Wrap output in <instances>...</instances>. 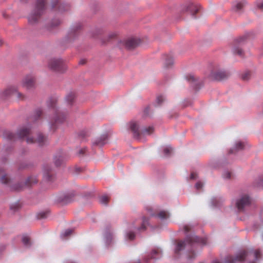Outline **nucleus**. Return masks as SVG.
<instances>
[{
    "label": "nucleus",
    "instance_id": "obj_37",
    "mask_svg": "<svg viewBox=\"0 0 263 263\" xmlns=\"http://www.w3.org/2000/svg\"><path fill=\"white\" fill-rule=\"evenodd\" d=\"M202 186H203V184L200 182H197L195 185L196 188L197 189H201L202 187Z\"/></svg>",
    "mask_w": 263,
    "mask_h": 263
},
{
    "label": "nucleus",
    "instance_id": "obj_23",
    "mask_svg": "<svg viewBox=\"0 0 263 263\" xmlns=\"http://www.w3.org/2000/svg\"><path fill=\"white\" fill-rule=\"evenodd\" d=\"M185 246V242L184 241H180L178 242L177 248L176 251H179L184 248Z\"/></svg>",
    "mask_w": 263,
    "mask_h": 263
},
{
    "label": "nucleus",
    "instance_id": "obj_6",
    "mask_svg": "<svg viewBox=\"0 0 263 263\" xmlns=\"http://www.w3.org/2000/svg\"><path fill=\"white\" fill-rule=\"evenodd\" d=\"M22 86L27 90H30L35 87V78L32 76H26L22 82Z\"/></svg>",
    "mask_w": 263,
    "mask_h": 263
},
{
    "label": "nucleus",
    "instance_id": "obj_22",
    "mask_svg": "<svg viewBox=\"0 0 263 263\" xmlns=\"http://www.w3.org/2000/svg\"><path fill=\"white\" fill-rule=\"evenodd\" d=\"M173 64L174 61L172 58H171L166 61L164 64V66L167 68L171 67L173 65Z\"/></svg>",
    "mask_w": 263,
    "mask_h": 263
},
{
    "label": "nucleus",
    "instance_id": "obj_32",
    "mask_svg": "<svg viewBox=\"0 0 263 263\" xmlns=\"http://www.w3.org/2000/svg\"><path fill=\"white\" fill-rule=\"evenodd\" d=\"M164 100V98L162 96H159L157 99V101L158 104H160L161 102H162Z\"/></svg>",
    "mask_w": 263,
    "mask_h": 263
},
{
    "label": "nucleus",
    "instance_id": "obj_3",
    "mask_svg": "<svg viewBox=\"0 0 263 263\" xmlns=\"http://www.w3.org/2000/svg\"><path fill=\"white\" fill-rule=\"evenodd\" d=\"M20 134L22 137L27 136L26 141L28 143H37L39 144H42L46 140V138L40 134L35 137L29 135V130L26 128L21 129L20 132Z\"/></svg>",
    "mask_w": 263,
    "mask_h": 263
},
{
    "label": "nucleus",
    "instance_id": "obj_12",
    "mask_svg": "<svg viewBox=\"0 0 263 263\" xmlns=\"http://www.w3.org/2000/svg\"><path fill=\"white\" fill-rule=\"evenodd\" d=\"M129 128L132 130L133 133L138 135L139 133V124L136 121H131L128 123Z\"/></svg>",
    "mask_w": 263,
    "mask_h": 263
},
{
    "label": "nucleus",
    "instance_id": "obj_13",
    "mask_svg": "<svg viewBox=\"0 0 263 263\" xmlns=\"http://www.w3.org/2000/svg\"><path fill=\"white\" fill-rule=\"evenodd\" d=\"M247 3V2L244 0L239 2L233 6L232 10L234 11H240Z\"/></svg>",
    "mask_w": 263,
    "mask_h": 263
},
{
    "label": "nucleus",
    "instance_id": "obj_21",
    "mask_svg": "<svg viewBox=\"0 0 263 263\" xmlns=\"http://www.w3.org/2000/svg\"><path fill=\"white\" fill-rule=\"evenodd\" d=\"M256 7L257 9L261 11H263V1H260L258 0L256 2Z\"/></svg>",
    "mask_w": 263,
    "mask_h": 263
},
{
    "label": "nucleus",
    "instance_id": "obj_1",
    "mask_svg": "<svg viewBox=\"0 0 263 263\" xmlns=\"http://www.w3.org/2000/svg\"><path fill=\"white\" fill-rule=\"evenodd\" d=\"M181 11L183 14L193 16L203 14V9L201 5L191 1L185 2L181 6Z\"/></svg>",
    "mask_w": 263,
    "mask_h": 263
},
{
    "label": "nucleus",
    "instance_id": "obj_11",
    "mask_svg": "<svg viewBox=\"0 0 263 263\" xmlns=\"http://www.w3.org/2000/svg\"><path fill=\"white\" fill-rule=\"evenodd\" d=\"M66 156L64 153L57 154L54 157V162L57 166L60 165L66 160Z\"/></svg>",
    "mask_w": 263,
    "mask_h": 263
},
{
    "label": "nucleus",
    "instance_id": "obj_25",
    "mask_svg": "<svg viewBox=\"0 0 263 263\" xmlns=\"http://www.w3.org/2000/svg\"><path fill=\"white\" fill-rule=\"evenodd\" d=\"M108 201V197L106 196H103L100 197V201L101 203L106 204Z\"/></svg>",
    "mask_w": 263,
    "mask_h": 263
},
{
    "label": "nucleus",
    "instance_id": "obj_10",
    "mask_svg": "<svg viewBox=\"0 0 263 263\" xmlns=\"http://www.w3.org/2000/svg\"><path fill=\"white\" fill-rule=\"evenodd\" d=\"M46 6L45 0H37L35 6V16L42 14L43 11L45 9Z\"/></svg>",
    "mask_w": 263,
    "mask_h": 263
},
{
    "label": "nucleus",
    "instance_id": "obj_45",
    "mask_svg": "<svg viewBox=\"0 0 263 263\" xmlns=\"http://www.w3.org/2000/svg\"><path fill=\"white\" fill-rule=\"evenodd\" d=\"M185 229H186V230L187 231V230L186 229V227H185Z\"/></svg>",
    "mask_w": 263,
    "mask_h": 263
},
{
    "label": "nucleus",
    "instance_id": "obj_36",
    "mask_svg": "<svg viewBox=\"0 0 263 263\" xmlns=\"http://www.w3.org/2000/svg\"><path fill=\"white\" fill-rule=\"evenodd\" d=\"M172 151V149L171 147H165L164 149V152L165 153V154L166 155L168 154L169 153L171 152V151Z\"/></svg>",
    "mask_w": 263,
    "mask_h": 263
},
{
    "label": "nucleus",
    "instance_id": "obj_42",
    "mask_svg": "<svg viewBox=\"0 0 263 263\" xmlns=\"http://www.w3.org/2000/svg\"><path fill=\"white\" fill-rule=\"evenodd\" d=\"M141 229H145V227H144V226H142V227H141Z\"/></svg>",
    "mask_w": 263,
    "mask_h": 263
},
{
    "label": "nucleus",
    "instance_id": "obj_38",
    "mask_svg": "<svg viewBox=\"0 0 263 263\" xmlns=\"http://www.w3.org/2000/svg\"><path fill=\"white\" fill-rule=\"evenodd\" d=\"M249 74L247 73L242 75V79L243 80H247L249 77Z\"/></svg>",
    "mask_w": 263,
    "mask_h": 263
},
{
    "label": "nucleus",
    "instance_id": "obj_43",
    "mask_svg": "<svg viewBox=\"0 0 263 263\" xmlns=\"http://www.w3.org/2000/svg\"><path fill=\"white\" fill-rule=\"evenodd\" d=\"M213 263H219V262L217 261H214Z\"/></svg>",
    "mask_w": 263,
    "mask_h": 263
},
{
    "label": "nucleus",
    "instance_id": "obj_34",
    "mask_svg": "<svg viewBox=\"0 0 263 263\" xmlns=\"http://www.w3.org/2000/svg\"><path fill=\"white\" fill-rule=\"evenodd\" d=\"M111 238V237L110 234H108L106 236L105 239H106V241L107 243H109L110 242Z\"/></svg>",
    "mask_w": 263,
    "mask_h": 263
},
{
    "label": "nucleus",
    "instance_id": "obj_26",
    "mask_svg": "<svg viewBox=\"0 0 263 263\" xmlns=\"http://www.w3.org/2000/svg\"><path fill=\"white\" fill-rule=\"evenodd\" d=\"M36 182V180L33 178H29L26 181V183L28 185H31L32 183H35Z\"/></svg>",
    "mask_w": 263,
    "mask_h": 263
},
{
    "label": "nucleus",
    "instance_id": "obj_24",
    "mask_svg": "<svg viewBox=\"0 0 263 263\" xmlns=\"http://www.w3.org/2000/svg\"><path fill=\"white\" fill-rule=\"evenodd\" d=\"M232 176V173L229 171H226L223 174V177L224 178L227 179H229L231 178V177Z\"/></svg>",
    "mask_w": 263,
    "mask_h": 263
},
{
    "label": "nucleus",
    "instance_id": "obj_7",
    "mask_svg": "<svg viewBox=\"0 0 263 263\" xmlns=\"http://www.w3.org/2000/svg\"><path fill=\"white\" fill-rule=\"evenodd\" d=\"M142 43V40L140 37H133L127 39L125 42V46L127 49H132L141 45Z\"/></svg>",
    "mask_w": 263,
    "mask_h": 263
},
{
    "label": "nucleus",
    "instance_id": "obj_2",
    "mask_svg": "<svg viewBox=\"0 0 263 263\" xmlns=\"http://www.w3.org/2000/svg\"><path fill=\"white\" fill-rule=\"evenodd\" d=\"M229 76V72L219 65L213 66L207 73V77L210 80L214 81H223L227 79Z\"/></svg>",
    "mask_w": 263,
    "mask_h": 263
},
{
    "label": "nucleus",
    "instance_id": "obj_40",
    "mask_svg": "<svg viewBox=\"0 0 263 263\" xmlns=\"http://www.w3.org/2000/svg\"><path fill=\"white\" fill-rule=\"evenodd\" d=\"M56 122H62V121L60 120V119H57L56 120Z\"/></svg>",
    "mask_w": 263,
    "mask_h": 263
},
{
    "label": "nucleus",
    "instance_id": "obj_20",
    "mask_svg": "<svg viewBox=\"0 0 263 263\" xmlns=\"http://www.w3.org/2000/svg\"><path fill=\"white\" fill-rule=\"evenodd\" d=\"M158 216L160 219H165L168 217V214L165 211H161L158 214Z\"/></svg>",
    "mask_w": 263,
    "mask_h": 263
},
{
    "label": "nucleus",
    "instance_id": "obj_15",
    "mask_svg": "<svg viewBox=\"0 0 263 263\" xmlns=\"http://www.w3.org/2000/svg\"><path fill=\"white\" fill-rule=\"evenodd\" d=\"M51 8L55 10H58L59 11H62L63 9L62 6L60 4L59 1L56 0L51 3Z\"/></svg>",
    "mask_w": 263,
    "mask_h": 263
},
{
    "label": "nucleus",
    "instance_id": "obj_44",
    "mask_svg": "<svg viewBox=\"0 0 263 263\" xmlns=\"http://www.w3.org/2000/svg\"><path fill=\"white\" fill-rule=\"evenodd\" d=\"M111 37H113L114 36V34H111Z\"/></svg>",
    "mask_w": 263,
    "mask_h": 263
},
{
    "label": "nucleus",
    "instance_id": "obj_27",
    "mask_svg": "<svg viewBox=\"0 0 263 263\" xmlns=\"http://www.w3.org/2000/svg\"><path fill=\"white\" fill-rule=\"evenodd\" d=\"M28 22L30 24H34L38 22L37 17H28Z\"/></svg>",
    "mask_w": 263,
    "mask_h": 263
},
{
    "label": "nucleus",
    "instance_id": "obj_18",
    "mask_svg": "<svg viewBox=\"0 0 263 263\" xmlns=\"http://www.w3.org/2000/svg\"><path fill=\"white\" fill-rule=\"evenodd\" d=\"M233 52L234 54L238 55H241L243 53L242 49L238 47H234L233 49Z\"/></svg>",
    "mask_w": 263,
    "mask_h": 263
},
{
    "label": "nucleus",
    "instance_id": "obj_14",
    "mask_svg": "<svg viewBox=\"0 0 263 263\" xmlns=\"http://www.w3.org/2000/svg\"><path fill=\"white\" fill-rule=\"evenodd\" d=\"M107 138V136L103 135L102 137L97 138L93 142V144L96 145L101 146L105 143V141Z\"/></svg>",
    "mask_w": 263,
    "mask_h": 263
},
{
    "label": "nucleus",
    "instance_id": "obj_8",
    "mask_svg": "<svg viewBox=\"0 0 263 263\" xmlns=\"http://www.w3.org/2000/svg\"><path fill=\"white\" fill-rule=\"evenodd\" d=\"M48 67L51 70L60 71L63 67V65L60 60L52 59L49 62Z\"/></svg>",
    "mask_w": 263,
    "mask_h": 263
},
{
    "label": "nucleus",
    "instance_id": "obj_41",
    "mask_svg": "<svg viewBox=\"0 0 263 263\" xmlns=\"http://www.w3.org/2000/svg\"><path fill=\"white\" fill-rule=\"evenodd\" d=\"M3 44V42L0 40V46L2 45V44Z\"/></svg>",
    "mask_w": 263,
    "mask_h": 263
},
{
    "label": "nucleus",
    "instance_id": "obj_4",
    "mask_svg": "<svg viewBox=\"0 0 263 263\" xmlns=\"http://www.w3.org/2000/svg\"><path fill=\"white\" fill-rule=\"evenodd\" d=\"M251 203V199L247 195H243L236 199L234 202L235 207L238 211H242L243 209Z\"/></svg>",
    "mask_w": 263,
    "mask_h": 263
},
{
    "label": "nucleus",
    "instance_id": "obj_9",
    "mask_svg": "<svg viewBox=\"0 0 263 263\" xmlns=\"http://www.w3.org/2000/svg\"><path fill=\"white\" fill-rule=\"evenodd\" d=\"M16 91V87L14 86H10L4 89L0 92V97L3 99H6L14 94Z\"/></svg>",
    "mask_w": 263,
    "mask_h": 263
},
{
    "label": "nucleus",
    "instance_id": "obj_17",
    "mask_svg": "<svg viewBox=\"0 0 263 263\" xmlns=\"http://www.w3.org/2000/svg\"><path fill=\"white\" fill-rule=\"evenodd\" d=\"M154 131V128L152 126L145 127L142 130V133L145 135H149Z\"/></svg>",
    "mask_w": 263,
    "mask_h": 263
},
{
    "label": "nucleus",
    "instance_id": "obj_19",
    "mask_svg": "<svg viewBox=\"0 0 263 263\" xmlns=\"http://www.w3.org/2000/svg\"><path fill=\"white\" fill-rule=\"evenodd\" d=\"M14 94H15L16 97L19 100H23L25 98V95L22 92L18 91L17 89L16 91H15Z\"/></svg>",
    "mask_w": 263,
    "mask_h": 263
},
{
    "label": "nucleus",
    "instance_id": "obj_30",
    "mask_svg": "<svg viewBox=\"0 0 263 263\" xmlns=\"http://www.w3.org/2000/svg\"><path fill=\"white\" fill-rule=\"evenodd\" d=\"M252 255L256 258L257 259L260 256V253L258 251H255L252 253Z\"/></svg>",
    "mask_w": 263,
    "mask_h": 263
},
{
    "label": "nucleus",
    "instance_id": "obj_16",
    "mask_svg": "<svg viewBox=\"0 0 263 263\" xmlns=\"http://www.w3.org/2000/svg\"><path fill=\"white\" fill-rule=\"evenodd\" d=\"M10 179L7 174H3L0 178V181L2 183L7 184L9 182Z\"/></svg>",
    "mask_w": 263,
    "mask_h": 263
},
{
    "label": "nucleus",
    "instance_id": "obj_33",
    "mask_svg": "<svg viewBox=\"0 0 263 263\" xmlns=\"http://www.w3.org/2000/svg\"><path fill=\"white\" fill-rule=\"evenodd\" d=\"M135 237L134 234L133 233H129L127 234V237L128 239L132 240Z\"/></svg>",
    "mask_w": 263,
    "mask_h": 263
},
{
    "label": "nucleus",
    "instance_id": "obj_5",
    "mask_svg": "<svg viewBox=\"0 0 263 263\" xmlns=\"http://www.w3.org/2000/svg\"><path fill=\"white\" fill-rule=\"evenodd\" d=\"M247 255V252L241 251L237 253L235 256L228 257L226 261V263H238L243 262Z\"/></svg>",
    "mask_w": 263,
    "mask_h": 263
},
{
    "label": "nucleus",
    "instance_id": "obj_35",
    "mask_svg": "<svg viewBox=\"0 0 263 263\" xmlns=\"http://www.w3.org/2000/svg\"><path fill=\"white\" fill-rule=\"evenodd\" d=\"M236 146L237 148L241 149L243 147V144L240 142H238V143H236Z\"/></svg>",
    "mask_w": 263,
    "mask_h": 263
},
{
    "label": "nucleus",
    "instance_id": "obj_29",
    "mask_svg": "<svg viewBox=\"0 0 263 263\" xmlns=\"http://www.w3.org/2000/svg\"><path fill=\"white\" fill-rule=\"evenodd\" d=\"M72 231L71 230H66L62 234L63 237L68 236L71 234Z\"/></svg>",
    "mask_w": 263,
    "mask_h": 263
},
{
    "label": "nucleus",
    "instance_id": "obj_39",
    "mask_svg": "<svg viewBox=\"0 0 263 263\" xmlns=\"http://www.w3.org/2000/svg\"><path fill=\"white\" fill-rule=\"evenodd\" d=\"M195 174H194V173H192L191 175V179H195Z\"/></svg>",
    "mask_w": 263,
    "mask_h": 263
},
{
    "label": "nucleus",
    "instance_id": "obj_28",
    "mask_svg": "<svg viewBox=\"0 0 263 263\" xmlns=\"http://www.w3.org/2000/svg\"><path fill=\"white\" fill-rule=\"evenodd\" d=\"M22 241L24 245H27L30 243V238L27 236H24L23 237Z\"/></svg>",
    "mask_w": 263,
    "mask_h": 263
},
{
    "label": "nucleus",
    "instance_id": "obj_31",
    "mask_svg": "<svg viewBox=\"0 0 263 263\" xmlns=\"http://www.w3.org/2000/svg\"><path fill=\"white\" fill-rule=\"evenodd\" d=\"M52 22L54 23V24L51 25L52 26H56L60 24V21L57 18L53 19Z\"/></svg>",
    "mask_w": 263,
    "mask_h": 263
}]
</instances>
